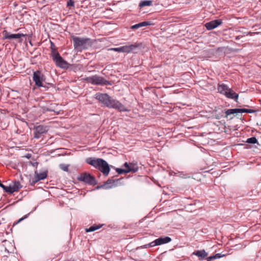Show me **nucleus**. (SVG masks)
<instances>
[{
  "mask_svg": "<svg viewBox=\"0 0 261 261\" xmlns=\"http://www.w3.org/2000/svg\"><path fill=\"white\" fill-rule=\"evenodd\" d=\"M95 98L105 106L110 108L118 110L119 111H127V109L119 101L112 98L107 94L97 93Z\"/></svg>",
  "mask_w": 261,
  "mask_h": 261,
  "instance_id": "obj_1",
  "label": "nucleus"
},
{
  "mask_svg": "<svg viewBox=\"0 0 261 261\" xmlns=\"http://www.w3.org/2000/svg\"><path fill=\"white\" fill-rule=\"evenodd\" d=\"M86 162L88 164L99 169L104 175H108L110 172V167L108 163L101 159L88 158Z\"/></svg>",
  "mask_w": 261,
  "mask_h": 261,
  "instance_id": "obj_2",
  "label": "nucleus"
},
{
  "mask_svg": "<svg viewBox=\"0 0 261 261\" xmlns=\"http://www.w3.org/2000/svg\"><path fill=\"white\" fill-rule=\"evenodd\" d=\"M218 90L219 93L226 96L229 98H234L237 101L238 98V94L234 93L231 89L224 84L219 85L218 87Z\"/></svg>",
  "mask_w": 261,
  "mask_h": 261,
  "instance_id": "obj_3",
  "label": "nucleus"
},
{
  "mask_svg": "<svg viewBox=\"0 0 261 261\" xmlns=\"http://www.w3.org/2000/svg\"><path fill=\"white\" fill-rule=\"evenodd\" d=\"M73 40L75 48L85 49L90 45V40L88 38L74 37Z\"/></svg>",
  "mask_w": 261,
  "mask_h": 261,
  "instance_id": "obj_4",
  "label": "nucleus"
},
{
  "mask_svg": "<svg viewBox=\"0 0 261 261\" xmlns=\"http://www.w3.org/2000/svg\"><path fill=\"white\" fill-rule=\"evenodd\" d=\"M138 47L136 44L123 46L120 47L112 48L110 50L120 53H129L135 50Z\"/></svg>",
  "mask_w": 261,
  "mask_h": 261,
  "instance_id": "obj_5",
  "label": "nucleus"
},
{
  "mask_svg": "<svg viewBox=\"0 0 261 261\" xmlns=\"http://www.w3.org/2000/svg\"><path fill=\"white\" fill-rule=\"evenodd\" d=\"M77 179L90 185H95L96 184V181L94 177L87 173H84L80 174L78 176Z\"/></svg>",
  "mask_w": 261,
  "mask_h": 261,
  "instance_id": "obj_6",
  "label": "nucleus"
},
{
  "mask_svg": "<svg viewBox=\"0 0 261 261\" xmlns=\"http://www.w3.org/2000/svg\"><path fill=\"white\" fill-rule=\"evenodd\" d=\"M2 187L6 192L12 193L14 192L17 191L20 188L21 186L18 181H15L8 186H5L4 185H1Z\"/></svg>",
  "mask_w": 261,
  "mask_h": 261,
  "instance_id": "obj_7",
  "label": "nucleus"
},
{
  "mask_svg": "<svg viewBox=\"0 0 261 261\" xmlns=\"http://www.w3.org/2000/svg\"><path fill=\"white\" fill-rule=\"evenodd\" d=\"M53 59L56 62L57 66L61 68H66L67 67V63L59 55L58 53H53Z\"/></svg>",
  "mask_w": 261,
  "mask_h": 261,
  "instance_id": "obj_8",
  "label": "nucleus"
},
{
  "mask_svg": "<svg viewBox=\"0 0 261 261\" xmlns=\"http://www.w3.org/2000/svg\"><path fill=\"white\" fill-rule=\"evenodd\" d=\"M171 241V239L170 237H161L151 242L150 244L147 245V246L149 247H154L156 245H161L165 243H169Z\"/></svg>",
  "mask_w": 261,
  "mask_h": 261,
  "instance_id": "obj_9",
  "label": "nucleus"
},
{
  "mask_svg": "<svg viewBox=\"0 0 261 261\" xmlns=\"http://www.w3.org/2000/svg\"><path fill=\"white\" fill-rule=\"evenodd\" d=\"M33 80L35 84L38 87L42 86V82L44 81V76L39 71L34 72Z\"/></svg>",
  "mask_w": 261,
  "mask_h": 261,
  "instance_id": "obj_10",
  "label": "nucleus"
},
{
  "mask_svg": "<svg viewBox=\"0 0 261 261\" xmlns=\"http://www.w3.org/2000/svg\"><path fill=\"white\" fill-rule=\"evenodd\" d=\"M47 131V127L42 125H39L35 128L34 138H39L41 135L45 133Z\"/></svg>",
  "mask_w": 261,
  "mask_h": 261,
  "instance_id": "obj_11",
  "label": "nucleus"
},
{
  "mask_svg": "<svg viewBox=\"0 0 261 261\" xmlns=\"http://www.w3.org/2000/svg\"><path fill=\"white\" fill-rule=\"evenodd\" d=\"M253 112V110L246 109H233L227 110L225 113L227 116L233 114L235 113H251Z\"/></svg>",
  "mask_w": 261,
  "mask_h": 261,
  "instance_id": "obj_12",
  "label": "nucleus"
},
{
  "mask_svg": "<svg viewBox=\"0 0 261 261\" xmlns=\"http://www.w3.org/2000/svg\"><path fill=\"white\" fill-rule=\"evenodd\" d=\"M3 35L5 39H19L21 37L25 36L23 34H11L6 30H4L3 32Z\"/></svg>",
  "mask_w": 261,
  "mask_h": 261,
  "instance_id": "obj_13",
  "label": "nucleus"
},
{
  "mask_svg": "<svg viewBox=\"0 0 261 261\" xmlns=\"http://www.w3.org/2000/svg\"><path fill=\"white\" fill-rule=\"evenodd\" d=\"M222 23V21L221 19L214 20L206 23L205 24V27L207 30H211L216 28V27L220 25Z\"/></svg>",
  "mask_w": 261,
  "mask_h": 261,
  "instance_id": "obj_14",
  "label": "nucleus"
},
{
  "mask_svg": "<svg viewBox=\"0 0 261 261\" xmlns=\"http://www.w3.org/2000/svg\"><path fill=\"white\" fill-rule=\"evenodd\" d=\"M88 81L93 84L101 85L105 83L104 79L101 77L95 75L88 79Z\"/></svg>",
  "mask_w": 261,
  "mask_h": 261,
  "instance_id": "obj_15",
  "label": "nucleus"
},
{
  "mask_svg": "<svg viewBox=\"0 0 261 261\" xmlns=\"http://www.w3.org/2000/svg\"><path fill=\"white\" fill-rule=\"evenodd\" d=\"M124 167L126 169V173L136 172L138 170V167L136 164L125 163L124 164Z\"/></svg>",
  "mask_w": 261,
  "mask_h": 261,
  "instance_id": "obj_16",
  "label": "nucleus"
},
{
  "mask_svg": "<svg viewBox=\"0 0 261 261\" xmlns=\"http://www.w3.org/2000/svg\"><path fill=\"white\" fill-rule=\"evenodd\" d=\"M119 180V179L108 180L103 185V187H105L106 189H111L113 187H116L118 185V182Z\"/></svg>",
  "mask_w": 261,
  "mask_h": 261,
  "instance_id": "obj_17",
  "label": "nucleus"
},
{
  "mask_svg": "<svg viewBox=\"0 0 261 261\" xmlns=\"http://www.w3.org/2000/svg\"><path fill=\"white\" fill-rule=\"evenodd\" d=\"M193 254L197 256L200 259H203L208 255L204 250L195 251L193 253Z\"/></svg>",
  "mask_w": 261,
  "mask_h": 261,
  "instance_id": "obj_18",
  "label": "nucleus"
},
{
  "mask_svg": "<svg viewBox=\"0 0 261 261\" xmlns=\"http://www.w3.org/2000/svg\"><path fill=\"white\" fill-rule=\"evenodd\" d=\"M151 23L149 21H143L138 24L131 26V29H138L141 27L151 25Z\"/></svg>",
  "mask_w": 261,
  "mask_h": 261,
  "instance_id": "obj_19",
  "label": "nucleus"
},
{
  "mask_svg": "<svg viewBox=\"0 0 261 261\" xmlns=\"http://www.w3.org/2000/svg\"><path fill=\"white\" fill-rule=\"evenodd\" d=\"M47 174L46 172H43L42 173H38L37 172H35V182H37L40 180L44 179L46 177Z\"/></svg>",
  "mask_w": 261,
  "mask_h": 261,
  "instance_id": "obj_20",
  "label": "nucleus"
},
{
  "mask_svg": "<svg viewBox=\"0 0 261 261\" xmlns=\"http://www.w3.org/2000/svg\"><path fill=\"white\" fill-rule=\"evenodd\" d=\"M152 1H142L139 4L140 8H142L145 6H149L151 5Z\"/></svg>",
  "mask_w": 261,
  "mask_h": 261,
  "instance_id": "obj_21",
  "label": "nucleus"
},
{
  "mask_svg": "<svg viewBox=\"0 0 261 261\" xmlns=\"http://www.w3.org/2000/svg\"><path fill=\"white\" fill-rule=\"evenodd\" d=\"M101 225H93L88 229H86V232H92L99 229Z\"/></svg>",
  "mask_w": 261,
  "mask_h": 261,
  "instance_id": "obj_22",
  "label": "nucleus"
},
{
  "mask_svg": "<svg viewBox=\"0 0 261 261\" xmlns=\"http://www.w3.org/2000/svg\"><path fill=\"white\" fill-rule=\"evenodd\" d=\"M246 142L248 143L255 144V143H257V140L256 138L251 137V138H248Z\"/></svg>",
  "mask_w": 261,
  "mask_h": 261,
  "instance_id": "obj_23",
  "label": "nucleus"
},
{
  "mask_svg": "<svg viewBox=\"0 0 261 261\" xmlns=\"http://www.w3.org/2000/svg\"><path fill=\"white\" fill-rule=\"evenodd\" d=\"M60 168L64 171H67L69 165L65 164H60Z\"/></svg>",
  "mask_w": 261,
  "mask_h": 261,
  "instance_id": "obj_24",
  "label": "nucleus"
},
{
  "mask_svg": "<svg viewBox=\"0 0 261 261\" xmlns=\"http://www.w3.org/2000/svg\"><path fill=\"white\" fill-rule=\"evenodd\" d=\"M116 171L117 172L119 173V174H122L123 173H126V169H125V168L124 167L123 169H121V168H117L116 169Z\"/></svg>",
  "mask_w": 261,
  "mask_h": 261,
  "instance_id": "obj_25",
  "label": "nucleus"
},
{
  "mask_svg": "<svg viewBox=\"0 0 261 261\" xmlns=\"http://www.w3.org/2000/svg\"><path fill=\"white\" fill-rule=\"evenodd\" d=\"M67 6H74V2L72 0H69L68 2L67 3Z\"/></svg>",
  "mask_w": 261,
  "mask_h": 261,
  "instance_id": "obj_26",
  "label": "nucleus"
},
{
  "mask_svg": "<svg viewBox=\"0 0 261 261\" xmlns=\"http://www.w3.org/2000/svg\"><path fill=\"white\" fill-rule=\"evenodd\" d=\"M215 257L214 255L211 256L207 258V261H211L212 260L215 259Z\"/></svg>",
  "mask_w": 261,
  "mask_h": 261,
  "instance_id": "obj_27",
  "label": "nucleus"
},
{
  "mask_svg": "<svg viewBox=\"0 0 261 261\" xmlns=\"http://www.w3.org/2000/svg\"><path fill=\"white\" fill-rule=\"evenodd\" d=\"M214 256L215 257V259H216V258H220L222 256V255H221L220 254L218 253V254H216V255H215Z\"/></svg>",
  "mask_w": 261,
  "mask_h": 261,
  "instance_id": "obj_28",
  "label": "nucleus"
},
{
  "mask_svg": "<svg viewBox=\"0 0 261 261\" xmlns=\"http://www.w3.org/2000/svg\"><path fill=\"white\" fill-rule=\"evenodd\" d=\"M25 217L24 218H22L21 219H20L19 220H18V222H20L21 220H22L23 219H24Z\"/></svg>",
  "mask_w": 261,
  "mask_h": 261,
  "instance_id": "obj_29",
  "label": "nucleus"
}]
</instances>
